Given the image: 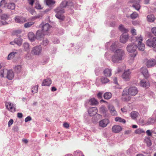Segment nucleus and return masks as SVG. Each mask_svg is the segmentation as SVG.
I'll list each match as a JSON object with an SVG mask.
<instances>
[{"instance_id": "54", "label": "nucleus", "mask_w": 156, "mask_h": 156, "mask_svg": "<svg viewBox=\"0 0 156 156\" xmlns=\"http://www.w3.org/2000/svg\"><path fill=\"white\" fill-rule=\"evenodd\" d=\"M13 120L12 119H11L9 120L8 122V126L9 127L13 123Z\"/></svg>"}, {"instance_id": "46", "label": "nucleus", "mask_w": 156, "mask_h": 156, "mask_svg": "<svg viewBox=\"0 0 156 156\" xmlns=\"http://www.w3.org/2000/svg\"><path fill=\"white\" fill-rule=\"evenodd\" d=\"M49 43V41L46 38H44L42 42L43 45L46 46Z\"/></svg>"}, {"instance_id": "55", "label": "nucleus", "mask_w": 156, "mask_h": 156, "mask_svg": "<svg viewBox=\"0 0 156 156\" xmlns=\"http://www.w3.org/2000/svg\"><path fill=\"white\" fill-rule=\"evenodd\" d=\"M31 120V117L30 116H28L26 117L25 119V121L26 122H27Z\"/></svg>"}, {"instance_id": "2", "label": "nucleus", "mask_w": 156, "mask_h": 156, "mask_svg": "<svg viewBox=\"0 0 156 156\" xmlns=\"http://www.w3.org/2000/svg\"><path fill=\"white\" fill-rule=\"evenodd\" d=\"M125 52L122 49H117L116 50L114 54L112 57V62L115 63L119 62V61L123 60Z\"/></svg>"}, {"instance_id": "17", "label": "nucleus", "mask_w": 156, "mask_h": 156, "mask_svg": "<svg viewBox=\"0 0 156 156\" xmlns=\"http://www.w3.org/2000/svg\"><path fill=\"white\" fill-rule=\"evenodd\" d=\"M109 123V121L108 119H104L99 122V125L100 126L102 127H105Z\"/></svg>"}, {"instance_id": "7", "label": "nucleus", "mask_w": 156, "mask_h": 156, "mask_svg": "<svg viewBox=\"0 0 156 156\" xmlns=\"http://www.w3.org/2000/svg\"><path fill=\"white\" fill-rule=\"evenodd\" d=\"M131 73L129 69L125 71L122 75V79L126 81L129 80L131 77Z\"/></svg>"}, {"instance_id": "1", "label": "nucleus", "mask_w": 156, "mask_h": 156, "mask_svg": "<svg viewBox=\"0 0 156 156\" xmlns=\"http://www.w3.org/2000/svg\"><path fill=\"white\" fill-rule=\"evenodd\" d=\"M138 92V90L135 87H131L129 89L125 88L123 92V98L125 101H128L130 99V97L129 95L135 96L137 94Z\"/></svg>"}, {"instance_id": "44", "label": "nucleus", "mask_w": 156, "mask_h": 156, "mask_svg": "<svg viewBox=\"0 0 156 156\" xmlns=\"http://www.w3.org/2000/svg\"><path fill=\"white\" fill-rule=\"evenodd\" d=\"M101 81L102 83H105L108 82L109 80L107 78L103 77L101 78Z\"/></svg>"}, {"instance_id": "39", "label": "nucleus", "mask_w": 156, "mask_h": 156, "mask_svg": "<svg viewBox=\"0 0 156 156\" xmlns=\"http://www.w3.org/2000/svg\"><path fill=\"white\" fill-rule=\"evenodd\" d=\"M34 23L32 21L27 23L24 24V27L26 28H29L34 24Z\"/></svg>"}, {"instance_id": "10", "label": "nucleus", "mask_w": 156, "mask_h": 156, "mask_svg": "<svg viewBox=\"0 0 156 156\" xmlns=\"http://www.w3.org/2000/svg\"><path fill=\"white\" fill-rule=\"evenodd\" d=\"M15 20L16 23H23L27 21L26 18L23 16H17L15 18Z\"/></svg>"}, {"instance_id": "15", "label": "nucleus", "mask_w": 156, "mask_h": 156, "mask_svg": "<svg viewBox=\"0 0 156 156\" xmlns=\"http://www.w3.org/2000/svg\"><path fill=\"white\" fill-rule=\"evenodd\" d=\"M1 22L3 25H5L8 24V23L5 20L8 19L9 16L5 14H3L1 16Z\"/></svg>"}, {"instance_id": "43", "label": "nucleus", "mask_w": 156, "mask_h": 156, "mask_svg": "<svg viewBox=\"0 0 156 156\" xmlns=\"http://www.w3.org/2000/svg\"><path fill=\"white\" fill-rule=\"evenodd\" d=\"M138 16V14L136 12H134L130 15V17L131 19H134Z\"/></svg>"}, {"instance_id": "38", "label": "nucleus", "mask_w": 156, "mask_h": 156, "mask_svg": "<svg viewBox=\"0 0 156 156\" xmlns=\"http://www.w3.org/2000/svg\"><path fill=\"white\" fill-rule=\"evenodd\" d=\"M7 8L9 9H15V5L14 3H9L7 5Z\"/></svg>"}, {"instance_id": "30", "label": "nucleus", "mask_w": 156, "mask_h": 156, "mask_svg": "<svg viewBox=\"0 0 156 156\" xmlns=\"http://www.w3.org/2000/svg\"><path fill=\"white\" fill-rule=\"evenodd\" d=\"M115 120L116 122H118L123 123H125L126 122V121L125 119L119 117H116L115 119Z\"/></svg>"}, {"instance_id": "50", "label": "nucleus", "mask_w": 156, "mask_h": 156, "mask_svg": "<svg viewBox=\"0 0 156 156\" xmlns=\"http://www.w3.org/2000/svg\"><path fill=\"white\" fill-rule=\"evenodd\" d=\"M67 4V2L66 1H63L60 5L61 7L64 8L66 6Z\"/></svg>"}, {"instance_id": "45", "label": "nucleus", "mask_w": 156, "mask_h": 156, "mask_svg": "<svg viewBox=\"0 0 156 156\" xmlns=\"http://www.w3.org/2000/svg\"><path fill=\"white\" fill-rule=\"evenodd\" d=\"M38 86L37 85L35 86L32 88L31 90L32 92L33 93H35L37 92L38 91Z\"/></svg>"}, {"instance_id": "47", "label": "nucleus", "mask_w": 156, "mask_h": 156, "mask_svg": "<svg viewBox=\"0 0 156 156\" xmlns=\"http://www.w3.org/2000/svg\"><path fill=\"white\" fill-rule=\"evenodd\" d=\"M35 8L37 9H41L42 7L41 6L39 3L38 1L36 2L35 4Z\"/></svg>"}, {"instance_id": "12", "label": "nucleus", "mask_w": 156, "mask_h": 156, "mask_svg": "<svg viewBox=\"0 0 156 156\" xmlns=\"http://www.w3.org/2000/svg\"><path fill=\"white\" fill-rule=\"evenodd\" d=\"M128 38V34L124 33L120 36V41L121 43H125L127 41Z\"/></svg>"}, {"instance_id": "20", "label": "nucleus", "mask_w": 156, "mask_h": 156, "mask_svg": "<svg viewBox=\"0 0 156 156\" xmlns=\"http://www.w3.org/2000/svg\"><path fill=\"white\" fill-rule=\"evenodd\" d=\"M140 86L144 87H148L150 86L149 83L144 80L140 81Z\"/></svg>"}, {"instance_id": "63", "label": "nucleus", "mask_w": 156, "mask_h": 156, "mask_svg": "<svg viewBox=\"0 0 156 156\" xmlns=\"http://www.w3.org/2000/svg\"><path fill=\"white\" fill-rule=\"evenodd\" d=\"M131 132V130H127L125 131V134L127 135H128Z\"/></svg>"}, {"instance_id": "28", "label": "nucleus", "mask_w": 156, "mask_h": 156, "mask_svg": "<svg viewBox=\"0 0 156 156\" xmlns=\"http://www.w3.org/2000/svg\"><path fill=\"white\" fill-rule=\"evenodd\" d=\"M28 37L29 39L31 41H34L35 39L34 34L32 32L29 33L28 34Z\"/></svg>"}, {"instance_id": "21", "label": "nucleus", "mask_w": 156, "mask_h": 156, "mask_svg": "<svg viewBox=\"0 0 156 156\" xmlns=\"http://www.w3.org/2000/svg\"><path fill=\"white\" fill-rule=\"evenodd\" d=\"M51 83V80L50 79H47L43 80L42 83V86H49Z\"/></svg>"}, {"instance_id": "26", "label": "nucleus", "mask_w": 156, "mask_h": 156, "mask_svg": "<svg viewBox=\"0 0 156 156\" xmlns=\"http://www.w3.org/2000/svg\"><path fill=\"white\" fill-rule=\"evenodd\" d=\"M104 74L106 77H110L112 75L111 70V69H107L104 71Z\"/></svg>"}, {"instance_id": "19", "label": "nucleus", "mask_w": 156, "mask_h": 156, "mask_svg": "<svg viewBox=\"0 0 156 156\" xmlns=\"http://www.w3.org/2000/svg\"><path fill=\"white\" fill-rule=\"evenodd\" d=\"M140 71L146 78H148L149 74L147 69L144 67H142L140 69Z\"/></svg>"}, {"instance_id": "53", "label": "nucleus", "mask_w": 156, "mask_h": 156, "mask_svg": "<svg viewBox=\"0 0 156 156\" xmlns=\"http://www.w3.org/2000/svg\"><path fill=\"white\" fill-rule=\"evenodd\" d=\"M63 126L66 129H68L69 127V125L67 122H66L63 123Z\"/></svg>"}, {"instance_id": "22", "label": "nucleus", "mask_w": 156, "mask_h": 156, "mask_svg": "<svg viewBox=\"0 0 156 156\" xmlns=\"http://www.w3.org/2000/svg\"><path fill=\"white\" fill-rule=\"evenodd\" d=\"M51 27L48 23H46L42 27V31L43 32H45L48 31Z\"/></svg>"}, {"instance_id": "62", "label": "nucleus", "mask_w": 156, "mask_h": 156, "mask_svg": "<svg viewBox=\"0 0 156 156\" xmlns=\"http://www.w3.org/2000/svg\"><path fill=\"white\" fill-rule=\"evenodd\" d=\"M102 93L100 92L98 93L97 94L98 97L99 99L101 98H102Z\"/></svg>"}, {"instance_id": "8", "label": "nucleus", "mask_w": 156, "mask_h": 156, "mask_svg": "<svg viewBox=\"0 0 156 156\" xmlns=\"http://www.w3.org/2000/svg\"><path fill=\"white\" fill-rule=\"evenodd\" d=\"M5 105L6 108L10 112H13L16 111L15 105L11 102H6Z\"/></svg>"}, {"instance_id": "60", "label": "nucleus", "mask_w": 156, "mask_h": 156, "mask_svg": "<svg viewBox=\"0 0 156 156\" xmlns=\"http://www.w3.org/2000/svg\"><path fill=\"white\" fill-rule=\"evenodd\" d=\"M17 117L20 118H21L23 117V114L21 113H17Z\"/></svg>"}, {"instance_id": "40", "label": "nucleus", "mask_w": 156, "mask_h": 156, "mask_svg": "<svg viewBox=\"0 0 156 156\" xmlns=\"http://www.w3.org/2000/svg\"><path fill=\"white\" fill-rule=\"evenodd\" d=\"M21 66L20 65H17L14 68V70L17 73H20L21 70Z\"/></svg>"}, {"instance_id": "36", "label": "nucleus", "mask_w": 156, "mask_h": 156, "mask_svg": "<svg viewBox=\"0 0 156 156\" xmlns=\"http://www.w3.org/2000/svg\"><path fill=\"white\" fill-rule=\"evenodd\" d=\"M104 98L106 99H109L111 98L112 97V94L109 92H107L104 94Z\"/></svg>"}, {"instance_id": "11", "label": "nucleus", "mask_w": 156, "mask_h": 156, "mask_svg": "<svg viewBox=\"0 0 156 156\" xmlns=\"http://www.w3.org/2000/svg\"><path fill=\"white\" fill-rule=\"evenodd\" d=\"M98 110L96 107L90 108L88 110V112L89 115L93 116L95 115L98 112Z\"/></svg>"}, {"instance_id": "14", "label": "nucleus", "mask_w": 156, "mask_h": 156, "mask_svg": "<svg viewBox=\"0 0 156 156\" xmlns=\"http://www.w3.org/2000/svg\"><path fill=\"white\" fill-rule=\"evenodd\" d=\"M146 65L148 67H153L156 64V61L154 59L148 60L146 62Z\"/></svg>"}, {"instance_id": "32", "label": "nucleus", "mask_w": 156, "mask_h": 156, "mask_svg": "<svg viewBox=\"0 0 156 156\" xmlns=\"http://www.w3.org/2000/svg\"><path fill=\"white\" fill-rule=\"evenodd\" d=\"M145 133V131L143 129L139 128L136 130L134 131V133L136 134H140Z\"/></svg>"}, {"instance_id": "31", "label": "nucleus", "mask_w": 156, "mask_h": 156, "mask_svg": "<svg viewBox=\"0 0 156 156\" xmlns=\"http://www.w3.org/2000/svg\"><path fill=\"white\" fill-rule=\"evenodd\" d=\"M23 47L24 50L27 51H30V45L27 43H24L23 44Z\"/></svg>"}, {"instance_id": "49", "label": "nucleus", "mask_w": 156, "mask_h": 156, "mask_svg": "<svg viewBox=\"0 0 156 156\" xmlns=\"http://www.w3.org/2000/svg\"><path fill=\"white\" fill-rule=\"evenodd\" d=\"M105 109L106 108L104 106H102L100 108V111L101 112L103 113H105Z\"/></svg>"}, {"instance_id": "6", "label": "nucleus", "mask_w": 156, "mask_h": 156, "mask_svg": "<svg viewBox=\"0 0 156 156\" xmlns=\"http://www.w3.org/2000/svg\"><path fill=\"white\" fill-rule=\"evenodd\" d=\"M146 44L149 47L154 48L156 46V37L148 39Z\"/></svg>"}, {"instance_id": "37", "label": "nucleus", "mask_w": 156, "mask_h": 156, "mask_svg": "<svg viewBox=\"0 0 156 156\" xmlns=\"http://www.w3.org/2000/svg\"><path fill=\"white\" fill-rule=\"evenodd\" d=\"M16 53V52H11L8 55V59H11L13 58Z\"/></svg>"}, {"instance_id": "42", "label": "nucleus", "mask_w": 156, "mask_h": 156, "mask_svg": "<svg viewBox=\"0 0 156 156\" xmlns=\"http://www.w3.org/2000/svg\"><path fill=\"white\" fill-rule=\"evenodd\" d=\"M133 7L137 10H139L140 7V5L138 3H134L133 5Z\"/></svg>"}, {"instance_id": "58", "label": "nucleus", "mask_w": 156, "mask_h": 156, "mask_svg": "<svg viewBox=\"0 0 156 156\" xmlns=\"http://www.w3.org/2000/svg\"><path fill=\"white\" fill-rule=\"evenodd\" d=\"M131 32L133 35H136V30L135 29H132L131 30Z\"/></svg>"}, {"instance_id": "23", "label": "nucleus", "mask_w": 156, "mask_h": 156, "mask_svg": "<svg viewBox=\"0 0 156 156\" xmlns=\"http://www.w3.org/2000/svg\"><path fill=\"white\" fill-rule=\"evenodd\" d=\"M139 115V113L136 111H133L130 113V115L132 119L136 120Z\"/></svg>"}, {"instance_id": "4", "label": "nucleus", "mask_w": 156, "mask_h": 156, "mask_svg": "<svg viewBox=\"0 0 156 156\" xmlns=\"http://www.w3.org/2000/svg\"><path fill=\"white\" fill-rule=\"evenodd\" d=\"M143 41L142 37L141 36H137L136 38V42L138 43V47L140 51H143L144 50L145 46L144 44L142 43Z\"/></svg>"}, {"instance_id": "24", "label": "nucleus", "mask_w": 156, "mask_h": 156, "mask_svg": "<svg viewBox=\"0 0 156 156\" xmlns=\"http://www.w3.org/2000/svg\"><path fill=\"white\" fill-rule=\"evenodd\" d=\"M14 76L13 72L12 70H9L7 71V78L9 80H12Z\"/></svg>"}, {"instance_id": "29", "label": "nucleus", "mask_w": 156, "mask_h": 156, "mask_svg": "<svg viewBox=\"0 0 156 156\" xmlns=\"http://www.w3.org/2000/svg\"><path fill=\"white\" fill-rule=\"evenodd\" d=\"M144 142L146 143L148 146H150L151 145L152 143L149 137H146L144 139Z\"/></svg>"}, {"instance_id": "5", "label": "nucleus", "mask_w": 156, "mask_h": 156, "mask_svg": "<svg viewBox=\"0 0 156 156\" xmlns=\"http://www.w3.org/2000/svg\"><path fill=\"white\" fill-rule=\"evenodd\" d=\"M42 48L41 45L36 46L32 49L31 53L35 55H39L41 53Z\"/></svg>"}, {"instance_id": "52", "label": "nucleus", "mask_w": 156, "mask_h": 156, "mask_svg": "<svg viewBox=\"0 0 156 156\" xmlns=\"http://www.w3.org/2000/svg\"><path fill=\"white\" fill-rule=\"evenodd\" d=\"M152 33L155 36H156V27H153L151 29Z\"/></svg>"}, {"instance_id": "27", "label": "nucleus", "mask_w": 156, "mask_h": 156, "mask_svg": "<svg viewBox=\"0 0 156 156\" xmlns=\"http://www.w3.org/2000/svg\"><path fill=\"white\" fill-rule=\"evenodd\" d=\"M147 18V20L151 22H154L155 19L154 16L152 14L148 15Z\"/></svg>"}, {"instance_id": "41", "label": "nucleus", "mask_w": 156, "mask_h": 156, "mask_svg": "<svg viewBox=\"0 0 156 156\" xmlns=\"http://www.w3.org/2000/svg\"><path fill=\"white\" fill-rule=\"evenodd\" d=\"M119 29L121 31L123 32H126L128 31V30L127 29H125L124 26L123 25H120L119 26Z\"/></svg>"}, {"instance_id": "64", "label": "nucleus", "mask_w": 156, "mask_h": 156, "mask_svg": "<svg viewBox=\"0 0 156 156\" xmlns=\"http://www.w3.org/2000/svg\"><path fill=\"white\" fill-rule=\"evenodd\" d=\"M114 82L115 84H117L118 83L117 82V79L116 77H115L113 79Z\"/></svg>"}, {"instance_id": "33", "label": "nucleus", "mask_w": 156, "mask_h": 156, "mask_svg": "<svg viewBox=\"0 0 156 156\" xmlns=\"http://www.w3.org/2000/svg\"><path fill=\"white\" fill-rule=\"evenodd\" d=\"M45 2L47 5L51 6L55 3V2L52 0H45Z\"/></svg>"}, {"instance_id": "59", "label": "nucleus", "mask_w": 156, "mask_h": 156, "mask_svg": "<svg viewBox=\"0 0 156 156\" xmlns=\"http://www.w3.org/2000/svg\"><path fill=\"white\" fill-rule=\"evenodd\" d=\"M28 2L29 4L31 6H33L34 2V0H28Z\"/></svg>"}, {"instance_id": "25", "label": "nucleus", "mask_w": 156, "mask_h": 156, "mask_svg": "<svg viewBox=\"0 0 156 156\" xmlns=\"http://www.w3.org/2000/svg\"><path fill=\"white\" fill-rule=\"evenodd\" d=\"M89 103L92 105H96L98 103V101L94 98L90 99L89 101Z\"/></svg>"}, {"instance_id": "56", "label": "nucleus", "mask_w": 156, "mask_h": 156, "mask_svg": "<svg viewBox=\"0 0 156 156\" xmlns=\"http://www.w3.org/2000/svg\"><path fill=\"white\" fill-rule=\"evenodd\" d=\"M29 12L32 14H33L35 12V11L33 9H30L28 10Z\"/></svg>"}, {"instance_id": "9", "label": "nucleus", "mask_w": 156, "mask_h": 156, "mask_svg": "<svg viewBox=\"0 0 156 156\" xmlns=\"http://www.w3.org/2000/svg\"><path fill=\"white\" fill-rule=\"evenodd\" d=\"M60 7H58L57 10H59L57 11V13L55 15L56 17L58 19L63 20L64 18V16L63 15V13L64 12V11L63 9H61V10L60 9Z\"/></svg>"}, {"instance_id": "3", "label": "nucleus", "mask_w": 156, "mask_h": 156, "mask_svg": "<svg viewBox=\"0 0 156 156\" xmlns=\"http://www.w3.org/2000/svg\"><path fill=\"white\" fill-rule=\"evenodd\" d=\"M137 48V46L134 44H129L126 47L127 51L130 53H134L133 54L130 55V59H133L136 56L137 53L135 52Z\"/></svg>"}, {"instance_id": "61", "label": "nucleus", "mask_w": 156, "mask_h": 156, "mask_svg": "<svg viewBox=\"0 0 156 156\" xmlns=\"http://www.w3.org/2000/svg\"><path fill=\"white\" fill-rule=\"evenodd\" d=\"M149 122L150 123L152 124L155 122V120L152 118H150L149 119Z\"/></svg>"}, {"instance_id": "51", "label": "nucleus", "mask_w": 156, "mask_h": 156, "mask_svg": "<svg viewBox=\"0 0 156 156\" xmlns=\"http://www.w3.org/2000/svg\"><path fill=\"white\" fill-rule=\"evenodd\" d=\"M6 4V2L5 0H2L1 2L0 6L2 7H5Z\"/></svg>"}, {"instance_id": "18", "label": "nucleus", "mask_w": 156, "mask_h": 156, "mask_svg": "<svg viewBox=\"0 0 156 156\" xmlns=\"http://www.w3.org/2000/svg\"><path fill=\"white\" fill-rule=\"evenodd\" d=\"M108 109L109 111L112 115H117V112L115 110V108L112 105H110L108 107Z\"/></svg>"}, {"instance_id": "13", "label": "nucleus", "mask_w": 156, "mask_h": 156, "mask_svg": "<svg viewBox=\"0 0 156 156\" xmlns=\"http://www.w3.org/2000/svg\"><path fill=\"white\" fill-rule=\"evenodd\" d=\"M41 30H38L36 33V38L38 40H41L44 37V34H46V33H43Z\"/></svg>"}, {"instance_id": "35", "label": "nucleus", "mask_w": 156, "mask_h": 156, "mask_svg": "<svg viewBox=\"0 0 156 156\" xmlns=\"http://www.w3.org/2000/svg\"><path fill=\"white\" fill-rule=\"evenodd\" d=\"M15 44L19 46H20L22 44V39L21 38H16L15 39Z\"/></svg>"}, {"instance_id": "16", "label": "nucleus", "mask_w": 156, "mask_h": 156, "mask_svg": "<svg viewBox=\"0 0 156 156\" xmlns=\"http://www.w3.org/2000/svg\"><path fill=\"white\" fill-rule=\"evenodd\" d=\"M122 129V128L120 126L114 125L112 128L113 132L115 133H118L121 131Z\"/></svg>"}, {"instance_id": "57", "label": "nucleus", "mask_w": 156, "mask_h": 156, "mask_svg": "<svg viewBox=\"0 0 156 156\" xmlns=\"http://www.w3.org/2000/svg\"><path fill=\"white\" fill-rule=\"evenodd\" d=\"M146 133L147 135L148 136H152V133L150 131V130H147L146 131Z\"/></svg>"}, {"instance_id": "48", "label": "nucleus", "mask_w": 156, "mask_h": 156, "mask_svg": "<svg viewBox=\"0 0 156 156\" xmlns=\"http://www.w3.org/2000/svg\"><path fill=\"white\" fill-rule=\"evenodd\" d=\"M6 70H2L0 71V76L1 77H3L4 76V73L5 72H7Z\"/></svg>"}, {"instance_id": "34", "label": "nucleus", "mask_w": 156, "mask_h": 156, "mask_svg": "<svg viewBox=\"0 0 156 156\" xmlns=\"http://www.w3.org/2000/svg\"><path fill=\"white\" fill-rule=\"evenodd\" d=\"M117 42H115L112 44L110 48V49L111 51H114L116 50L117 48Z\"/></svg>"}]
</instances>
